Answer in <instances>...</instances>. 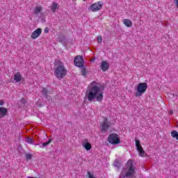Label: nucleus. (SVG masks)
I'll return each mask as SVG.
<instances>
[{
    "label": "nucleus",
    "mask_w": 178,
    "mask_h": 178,
    "mask_svg": "<svg viewBox=\"0 0 178 178\" xmlns=\"http://www.w3.org/2000/svg\"><path fill=\"white\" fill-rule=\"evenodd\" d=\"M54 76L56 79H58V80H62V79L65 77L66 74H67V70H66V67H65V65L60 61H58V63L54 64Z\"/></svg>",
    "instance_id": "obj_2"
},
{
    "label": "nucleus",
    "mask_w": 178,
    "mask_h": 178,
    "mask_svg": "<svg viewBox=\"0 0 178 178\" xmlns=\"http://www.w3.org/2000/svg\"><path fill=\"white\" fill-rule=\"evenodd\" d=\"M90 10L92 12H98L102 8V1H97L90 6Z\"/></svg>",
    "instance_id": "obj_9"
},
{
    "label": "nucleus",
    "mask_w": 178,
    "mask_h": 178,
    "mask_svg": "<svg viewBox=\"0 0 178 178\" xmlns=\"http://www.w3.org/2000/svg\"><path fill=\"white\" fill-rule=\"evenodd\" d=\"M175 1V5L178 8V0H174Z\"/></svg>",
    "instance_id": "obj_27"
},
{
    "label": "nucleus",
    "mask_w": 178,
    "mask_h": 178,
    "mask_svg": "<svg viewBox=\"0 0 178 178\" xmlns=\"http://www.w3.org/2000/svg\"><path fill=\"white\" fill-rule=\"evenodd\" d=\"M81 74H82V76H86L87 75V70H86V68H82Z\"/></svg>",
    "instance_id": "obj_21"
},
{
    "label": "nucleus",
    "mask_w": 178,
    "mask_h": 178,
    "mask_svg": "<svg viewBox=\"0 0 178 178\" xmlns=\"http://www.w3.org/2000/svg\"><path fill=\"white\" fill-rule=\"evenodd\" d=\"M82 146L84 147L86 151H90L91 148H92V146L91 145V143H88V140L85 139L82 142Z\"/></svg>",
    "instance_id": "obj_11"
},
{
    "label": "nucleus",
    "mask_w": 178,
    "mask_h": 178,
    "mask_svg": "<svg viewBox=\"0 0 178 178\" xmlns=\"http://www.w3.org/2000/svg\"><path fill=\"white\" fill-rule=\"evenodd\" d=\"M56 9H59V5L56 2H53L51 10L53 12V13H55L56 12Z\"/></svg>",
    "instance_id": "obj_16"
},
{
    "label": "nucleus",
    "mask_w": 178,
    "mask_h": 178,
    "mask_svg": "<svg viewBox=\"0 0 178 178\" xmlns=\"http://www.w3.org/2000/svg\"><path fill=\"white\" fill-rule=\"evenodd\" d=\"M49 144H51V139H49V141L46 143H43L42 145V147H47V145H49Z\"/></svg>",
    "instance_id": "obj_22"
},
{
    "label": "nucleus",
    "mask_w": 178,
    "mask_h": 178,
    "mask_svg": "<svg viewBox=\"0 0 178 178\" xmlns=\"http://www.w3.org/2000/svg\"><path fill=\"white\" fill-rule=\"evenodd\" d=\"M87 175L89 178H95V177H94V175L91 174V172H90V171L87 172Z\"/></svg>",
    "instance_id": "obj_25"
},
{
    "label": "nucleus",
    "mask_w": 178,
    "mask_h": 178,
    "mask_svg": "<svg viewBox=\"0 0 178 178\" xmlns=\"http://www.w3.org/2000/svg\"><path fill=\"white\" fill-rule=\"evenodd\" d=\"M88 101L92 102L94 99H97V102H102L104 99V94L97 86H92L87 95Z\"/></svg>",
    "instance_id": "obj_1"
},
{
    "label": "nucleus",
    "mask_w": 178,
    "mask_h": 178,
    "mask_svg": "<svg viewBox=\"0 0 178 178\" xmlns=\"http://www.w3.org/2000/svg\"><path fill=\"white\" fill-rule=\"evenodd\" d=\"M25 158H26V161H30L31 159V158H33V154L28 153V154H25Z\"/></svg>",
    "instance_id": "obj_20"
},
{
    "label": "nucleus",
    "mask_w": 178,
    "mask_h": 178,
    "mask_svg": "<svg viewBox=\"0 0 178 178\" xmlns=\"http://www.w3.org/2000/svg\"><path fill=\"white\" fill-rule=\"evenodd\" d=\"M14 80L16 83H20V81H22V74H20V72L15 73Z\"/></svg>",
    "instance_id": "obj_14"
},
{
    "label": "nucleus",
    "mask_w": 178,
    "mask_h": 178,
    "mask_svg": "<svg viewBox=\"0 0 178 178\" xmlns=\"http://www.w3.org/2000/svg\"><path fill=\"white\" fill-rule=\"evenodd\" d=\"M97 42L99 44H101V42H102V35H99L97 37Z\"/></svg>",
    "instance_id": "obj_24"
},
{
    "label": "nucleus",
    "mask_w": 178,
    "mask_h": 178,
    "mask_svg": "<svg viewBox=\"0 0 178 178\" xmlns=\"http://www.w3.org/2000/svg\"><path fill=\"white\" fill-rule=\"evenodd\" d=\"M108 142L109 144H112L113 145H118V144H120V137L118 134H111L108 137Z\"/></svg>",
    "instance_id": "obj_4"
},
{
    "label": "nucleus",
    "mask_w": 178,
    "mask_h": 178,
    "mask_svg": "<svg viewBox=\"0 0 178 178\" xmlns=\"http://www.w3.org/2000/svg\"><path fill=\"white\" fill-rule=\"evenodd\" d=\"M74 63L77 67H83L84 66V60L83 56H76L74 60Z\"/></svg>",
    "instance_id": "obj_7"
},
{
    "label": "nucleus",
    "mask_w": 178,
    "mask_h": 178,
    "mask_svg": "<svg viewBox=\"0 0 178 178\" xmlns=\"http://www.w3.org/2000/svg\"><path fill=\"white\" fill-rule=\"evenodd\" d=\"M109 127H111V122L108 120V118H105L100 125V130L102 133H106V131L109 130Z\"/></svg>",
    "instance_id": "obj_6"
},
{
    "label": "nucleus",
    "mask_w": 178,
    "mask_h": 178,
    "mask_svg": "<svg viewBox=\"0 0 178 178\" xmlns=\"http://www.w3.org/2000/svg\"><path fill=\"white\" fill-rule=\"evenodd\" d=\"M42 10V7H36L34 9V15H38Z\"/></svg>",
    "instance_id": "obj_19"
},
{
    "label": "nucleus",
    "mask_w": 178,
    "mask_h": 178,
    "mask_svg": "<svg viewBox=\"0 0 178 178\" xmlns=\"http://www.w3.org/2000/svg\"><path fill=\"white\" fill-rule=\"evenodd\" d=\"M100 67L103 72H106V70L109 69V64L108 63V62L104 60L102 62V65Z\"/></svg>",
    "instance_id": "obj_12"
},
{
    "label": "nucleus",
    "mask_w": 178,
    "mask_h": 178,
    "mask_svg": "<svg viewBox=\"0 0 178 178\" xmlns=\"http://www.w3.org/2000/svg\"><path fill=\"white\" fill-rule=\"evenodd\" d=\"M123 24L126 27H131L133 26V22L129 19H124L123 20Z\"/></svg>",
    "instance_id": "obj_15"
},
{
    "label": "nucleus",
    "mask_w": 178,
    "mask_h": 178,
    "mask_svg": "<svg viewBox=\"0 0 178 178\" xmlns=\"http://www.w3.org/2000/svg\"><path fill=\"white\" fill-rule=\"evenodd\" d=\"M148 88V84L147 83H140L137 86V92L135 94V97H141Z\"/></svg>",
    "instance_id": "obj_5"
},
{
    "label": "nucleus",
    "mask_w": 178,
    "mask_h": 178,
    "mask_svg": "<svg viewBox=\"0 0 178 178\" xmlns=\"http://www.w3.org/2000/svg\"><path fill=\"white\" fill-rule=\"evenodd\" d=\"M136 147L140 156L142 158H144L147 155V154L145 153V151H144L143 146H141L140 140H136Z\"/></svg>",
    "instance_id": "obj_8"
},
{
    "label": "nucleus",
    "mask_w": 178,
    "mask_h": 178,
    "mask_svg": "<svg viewBox=\"0 0 178 178\" xmlns=\"http://www.w3.org/2000/svg\"><path fill=\"white\" fill-rule=\"evenodd\" d=\"M26 143H28V144H33V139L31 138H27L26 139Z\"/></svg>",
    "instance_id": "obj_23"
},
{
    "label": "nucleus",
    "mask_w": 178,
    "mask_h": 178,
    "mask_svg": "<svg viewBox=\"0 0 178 178\" xmlns=\"http://www.w3.org/2000/svg\"><path fill=\"white\" fill-rule=\"evenodd\" d=\"M115 166H117V168H120V163H118V165H115Z\"/></svg>",
    "instance_id": "obj_29"
},
{
    "label": "nucleus",
    "mask_w": 178,
    "mask_h": 178,
    "mask_svg": "<svg viewBox=\"0 0 178 178\" xmlns=\"http://www.w3.org/2000/svg\"><path fill=\"white\" fill-rule=\"evenodd\" d=\"M42 93L44 98H48V89L44 88L42 90Z\"/></svg>",
    "instance_id": "obj_18"
},
{
    "label": "nucleus",
    "mask_w": 178,
    "mask_h": 178,
    "mask_svg": "<svg viewBox=\"0 0 178 178\" xmlns=\"http://www.w3.org/2000/svg\"><path fill=\"white\" fill-rule=\"evenodd\" d=\"M41 33H42V29L41 28L37 29L32 33L31 38H33V40H35V38H38V37L41 35Z\"/></svg>",
    "instance_id": "obj_10"
},
{
    "label": "nucleus",
    "mask_w": 178,
    "mask_h": 178,
    "mask_svg": "<svg viewBox=\"0 0 178 178\" xmlns=\"http://www.w3.org/2000/svg\"><path fill=\"white\" fill-rule=\"evenodd\" d=\"M3 104H4L3 100H0V106H3Z\"/></svg>",
    "instance_id": "obj_28"
},
{
    "label": "nucleus",
    "mask_w": 178,
    "mask_h": 178,
    "mask_svg": "<svg viewBox=\"0 0 178 178\" xmlns=\"http://www.w3.org/2000/svg\"><path fill=\"white\" fill-rule=\"evenodd\" d=\"M6 113H8V108L2 106L0 107V119H1V118H5V116H6Z\"/></svg>",
    "instance_id": "obj_13"
},
{
    "label": "nucleus",
    "mask_w": 178,
    "mask_h": 178,
    "mask_svg": "<svg viewBox=\"0 0 178 178\" xmlns=\"http://www.w3.org/2000/svg\"><path fill=\"white\" fill-rule=\"evenodd\" d=\"M171 136L172 137V138H176V140H177L178 141V132L176 130H173L171 131Z\"/></svg>",
    "instance_id": "obj_17"
},
{
    "label": "nucleus",
    "mask_w": 178,
    "mask_h": 178,
    "mask_svg": "<svg viewBox=\"0 0 178 178\" xmlns=\"http://www.w3.org/2000/svg\"><path fill=\"white\" fill-rule=\"evenodd\" d=\"M44 33H49V29L48 27H46V28L44 29Z\"/></svg>",
    "instance_id": "obj_26"
},
{
    "label": "nucleus",
    "mask_w": 178,
    "mask_h": 178,
    "mask_svg": "<svg viewBox=\"0 0 178 178\" xmlns=\"http://www.w3.org/2000/svg\"><path fill=\"white\" fill-rule=\"evenodd\" d=\"M128 170L127 171L125 176L128 178H136V167L133 165L131 160L127 161Z\"/></svg>",
    "instance_id": "obj_3"
}]
</instances>
